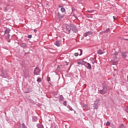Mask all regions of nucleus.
Masks as SVG:
<instances>
[{
	"instance_id": "9",
	"label": "nucleus",
	"mask_w": 128,
	"mask_h": 128,
	"mask_svg": "<svg viewBox=\"0 0 128 128\" xmlns=\"http://www.w3.org/2000/svg\"><path fill=\"white\" fill-rule=\"evenodd\" d=\"M4 36H6V40H8L10 38V34H4Z\"/></svg>"
},
{
	"instance_id": "28",
	"label": "nucleus",
	"mask_w": 128,
	"mask_h": 128,
	"mask_svg": "<svg viewBox=\"0 0 128 128\" xmlns=\"http://www.w3.org/2000/svg\"><path fill=\"white\" fill-rule=\"evenodd\" d=\"M78 64H82V62H78Z\"/></svg>"
},
{
	"instance_id": "3",
	"label": "nucleus",
	"mask_w": 128,
	"mask_h": 128,
	"mask_svg": "<svg viewBox=\"0 0 128 128\" xmlns=\"http://www.w3.org/2000/svg\"><path fill=\"white\" fill-rule=\"evenodd\" d=\"M71 30H72L74 32H78V28H76V26L74 24H71Z\"/></svg>"
},
{
	"instance_id": "25",
	"label": "nucleus",
	"mask_w": 128,
	"mask_h": 128,
	"mask_svg": "<svg viewBox=\"0 0 128 128\" xmlns=\"http://www.w3.org/2000/svg\"><path fill=\"white\" fill-rule=\"evenodd\" d=\"M66 101H64V103H63V104H64V106H66Z\"/></svg>"
},
{
	"instance_id": "10",
	"label": "nucleus",
	"mask_w": 128,
	"mask_h": 128,
	"mask_svg": "<svg viewBox=\"0 0 128 128\" xmlns=\"http://www.w3.org/2000/svg\"><path fill=\"white\" fill-rule=\"evenodd\" d=\"M98 54H104V52L102 50H98Z\"/></svg>"
},
{
	"instance_id": "34",
	"label": "nucleus",
	"mask_w": 128,
	"mask_h": 128,
	"mask_svg": "<svg viewBox=\"0 0 128 128\" xmlns=\"http://www.w3.org/2000/svg\"><path fill=\"white\" fill-rule=\"evenodd\" d=\"M35 120H38V118L34 117Z\"/></svg>"
},
{
	"instance_id": "20",
	"label": "nucleus",
	"mask_w": 128,
	"mask_h": 128,
	"mask_svg": "<svg viewBox=\"0 0 128 128\" xmlns=\"http://www.w3.org/2000/svg\"><path fill=\"white\" fill-rule=\"evenodd\" d=\"M56 45L57 46H60V42H59V41L56 42Z\"/></svg>"
},
{
	"instance_id": "24",
	"label": "nucleus",
	"mask_w": 128,
	"mask_h": 128,
	"mask_svg": "<svg viewBox=\"0 0 128 128\" xmlns=\"http://www.w3.org/2000/svg\"><path fill=\"white\" fill-rule=\"evenodd\" d=\"M88 12L92 14V12H94V10H88Z\"/></svg>"
},
{
	"instance_id": "21",
	"label": "nucleus",
	"mask_w": 128,
	"mask_h": 128,
	"mask_svg": "<svg viewBox=\"0 0 128 128\" xmlns=\"http://www.w3.org/2000/svg\"><path fill=\"white\" fill-rule=\"evenodd\" d=\"M74 56H78V52L74 53Z\"/></svg>"
},
{
	"instance_id": "4",
	"label": "nucleus",
	"mask_w": 128,
	"mask_h": 128,
	"mask_svg": "<svg viewBox=\"0 0 128 128\" xmlns=\"http://www.w3.org/2000/svg\"><path fill=\"white\" fill-rule=\"evenodd\" d=\"M40 69L38 67H36L34 70V74L36 76H38V74H40Z\"/></svg>"
},
{
	"instance_id": "6",
	"label": "nucleus",
	"mask_w": 128,
	"mask_h": 128,
	"mask_svg": "<svg viewBox=\"0 0 128 128\" xmlns=\"http://www.w3.org/2000/svg\"><path fill=\"white\" fill-rule=\"evenodd\" d=\"M118 54V52H115L114 54H113V58H114V60H116V56Z\"/></svg>"
},
{
	"instance_id": "11",
	"label": "nucleus",
	"mask_w": 128,
	"mask_h": 128,
	"mask_svg": "<svg viewBox=\"0 0 128 128\" xmlns=\"http://www.w3.org/2000/svg\"><path fill=\"white\" fill-rule=\"evenodd\" d=\"M37 126L38 128H44V126L41 124H38Z\"/></svg>"
},
{
	"instance_id": "22",
	"label": "nucleus",
	"mask_w": 128,
	"mask_h": 128,
	"mask_svg": "<svg viewBox=\"0 0 128 128\" xmlns=\"http://www.w3.org/2000/svg\"><path fill=\"white\" fill-rule=\"evenodd\" d=\"M106 124L107 126H110V122H107Z\"/></svg>"
},
{
	"instance_id": "8",
	"label": "nucleus",
	"mask_w": 128,
	"mask_h": 128,
	"mask_svg": "<svg viewBox=\"0 0 128 128\" xmlns=\"http://www.w3.org/2000/svg\"><path fill=\"white\" fill-rule=\"evenodd\" d=\"M58 18H64V14H62L60 12H58Z\"/></svg>"
},
{
	"instance_id": "32",
	"label": "nucleus",
	"mask_w": 128,
	"mask_h": 128,
	"mask_svg": "<svg viewBox=\"0 0 128 128\" xmlns=\"http://www.w3.org/2000/svg\"><path fill=\"white\" fill-rule=\"evenodd\" d=\"M37 32L36 30L34 29V32Z\"/></svg>"
},
{
	"instance_id": "5",
	"label": "nucleus",
	"mask_w": 128,
	"mask_h": 128,
	"mask_svg": "<svg viewBox=\"0 0 128 128\" xmlns=\"http://www.w3.org/2000/svg\"><path fill=\"white\" fill-rule=\"evenodd\" d=\"M100 92L102 94H106V88H104L103 90H100Z\"/></svg>"
},
{
	"instance_id": "36",
	"label": "nucleus",
	"mask_w": 128,
	"mask_h": 128,
	"mask_svg": "<svg viewBox=\"0 0 128 128\" xmlns=\"http://www.w3.org/2000/svg\"><path fill=\"white\" fill-rule=\"evenodd\" d=\"M127 78H128V76H127Z\"/></svg>"
},
{
	"instance_id": "31",
	"label": "nucleus",
	"mask_w": 128,
	"mask_h": 128,
	"mask_svg": "<svg viewBox=\"0 0 128 128\" xmlns=\"http://www.w3.org/2000/svg\"><path fill=\"white\" fill-rule=\"evenodd\" d=\"M80 52H81L80 54V56H82V50H80Z\"/></svg>"
},
{
	"instance_id": "1",
	"label": "nucleus",
	"mask_w": 128,
	"mask_h": 128,
	"mask_svg": "<svg viewBox=\"0 0 128 128\" xmlns=\"http://www.w3.org/2000/svg\"><path fill=\"white\" fill-rule=\"evenodd\" d=\"M65 32L66 34H70V30H72V25L66 24V25Z\"/></svg>"
},
{
	"instance_id": "18",
	"label": "nucleus",
	"mask_w": 128,
	"mask_h": 128,
	"mask_svg": "<svg viewBox=\"0 0 128 128\" xmlns=\"http://www.w3.org/2000/svg\"><path fill=\"white\" fill-rule=\"evenodd\" d=\"M90 60H92V64H94V62H96V61H94V58H91Z\"/></svg>"
},
{
	"instance_id": "17",
	"label": "nucleus",
	"mask_w": 128,
	"mask_h": 128,
	"mask_svg": "<svg viewBox=\"0 0 128 128\" xmlns=\"http://www.w3.org/2000/svg\"><path fill=\"white\" fill-rule=\"evenodd\" d=\"M21 46L22 48H26V44H24V43H22L21 44Z\"/></svg>"
},
{
	"instance_id": "2",
	"label": "nucleus",
	"mask_w": 128,
	"mask_h": 128,
	"mask_svg": "<svg viewBox=\"0 0 128 128\" xmlns=\"http://www.w3.org/2000/svg\"><path fill=\"white\" fill-rule=\"evenodd\" d=\"M98 102H100V100H96L94 102V110H98Z\"/></svg>"
},
{
	"instance_id": "27",
	"label": "nucleus",
	"mask_w": 128,
	"mask_h": 128,
	"mask_svg": "<svg viewBox=\"0 0 128 128\" xmlns=\"http://www.w3.org/2000/svg\"><path fill=\"white\" fill-rule=\"evenodd\" d=\"M32 35H28V38H32Z\"/></svg>"
},
{
	"instance_id": "33",
	"label": "nucleus",
	"mask_w": 128,
	"mask_h": 128,
	"mask_svg": "<svg viewBox=\"0 0 128 128\" xmlns=\"http://www.w3.org/2000/svg\"><path fill=\"white\" fill-rule=\"evenodd\" d=\"M126 110L127 112H128V108H126Z\"/></svg>"
},
{
	"instance_id": "16",
	"label": "nucleus",
	"mask_w": 128,
	"mask_h": 128,
	"mask_svg": "<svg viewBox=\"0 0 128 128\" xmlns=\"http://www.w3.org/2000/svg\"><path fill=\"white\" fill-rule=\"evenodd\" d=\"M10 29H7L6 30V31H5V34H10Z\"/></svg>"
},
{
	"instance_id": "35",
	"label": "nucleus",
	"mask_w": 128,
	"mask_h": 128,
	"mask_svg": "<svg viewBox=\"0 0 128 128\" xmlns=\"http://www.w3.org/2000/svg\"><path fill=\"white\" fill-rule=\"evenodd\" d=\"M58 8H62V6H58Z\"/></svg>"
},
{
	"instance_id": "37",
	"label": "nucleus",
	"mask_w": 128,
	"mask_h": 128,
	"mask_svg": "<svg viewBox=\"0 0 128 128\" xmlns=\"http://www.w3.org/2000/svg\"><path fill=\"white\" fill-rule=\"evenodd\" d=\"M128 40V39H127V40Z\"/></svg>"
},
{
	"instance_id": "26",
	"label": "nucleus",
	"mask_w": 128,
	"mask_h": 128,
	"mask_svg": "<svg viewBox=\"0 0 128 128\" xmlns=\"http://www.w3.org/2000/svg\"><path fill=\"white\" fill-rule=\"evenodd\" d=\"M47 80L48 82H50V78L48 77Z\"/></svg>"
},
{
	"instance_id": "30",
	"label": "nucleus",
	"mask_w": 128,
	"mask_h": 128,
	"mask_svg": "<svg viewBox=\"0 0 128 128\" xmlns=\"http://www.w3.org/2000/svg\"><path fill=\"white\" fill-rule=\"evenodd\" d=\"M113 18H114V20H116V16H114Z\"/></svg>"
},
{
	"instance_id": "23",
	"label": "nucleus",
	"mask_w": 128,
	"mask_h": 128,
	"mask_svg": "<svg viewBox=\"0 0 128 128\" xmlns=\"http://www.w3.org/2000/svg\"><path fill=\"white\" fill-rule=\"evenodd\" d=\"M54 128H58V126L56 125V124H54V126H52Z\"/></svg>"
},
{
	"instance_id": "15",
	"label": "nucleus",
	"mask_w": 128,
	"mask_h": 128,
	"mask_svg": "<svg viewBox=\"0 0 128 128\" xmlns=\"http://www.w3.org/2000/svg\"><path fill=\"white\" fill-rule=\"evenodd\" d=\"M60 10H61L62 12H66V8H62L60 9Z\"/></svg>"
},
{
	"instance_id": "7",
	"label": "nucleus",
	"mask_w": 128,
	"mask_h": 128,
	"mask_svg": "<svg viewBox=\"0 0 128 128\" xmlns=\"http://www.w3.org/2000/svg\"><path fill=\"white\" fill-rule=\"evenodd\" d=\"M92 32H86L84 35V36H88V34H92Z\"/></svg>"
},
{
	"instance_id": "29",
	"label": "nucleus",
	"mask_w": 128,
	"mask_h": 128,
	"mask_svg": "<svg viewBox=\"0 0 128 128\" xmlns=\"http://www.w3.org/2000/svg\"><path fill=\"white\" fill-rule=\"evenodd\" d=\"M110 32V29L108 28L106 30V32Z\"/></svg>"
},
{
	"instance_id": "12",
	"label": "nucleus",
	"mask_w": 128,
	"mask_h": 128,
	"mask_svg": "<svg viewBox=\"0 0 128 128\" xmlns=\"http://www.w3.org/2000/svg\"><path fill=\"white\" fill-rule=\"evenodd\" d=\"M122 56L124 58L127 56L126 54V53L124 52V53H122Z\"/></svg>"
},
{
	"instance_id": "19",
	"label": "nucleus",
	"mask_w": 128,
	"mask_h": 128,
	"mask_svg": "<svg viewBox=\"0 0 128 128\" xmlns=\"http://www.w3.org/2000/svg\"><path fill=\"white\" fill-rule=\"evenodd\" d=\"M37 82H42V78H38L37 79Z\"/></svg>"
},
{
	"instance_id": "14",
	"label": "nucleus",
	"mask_w": 128,
	"mask_h": 128,
	"mask_svg": "<svg viewBox=\"0 0 128 128\" xmlns=\"http://www.w3.org/2000/svg\"><path fill=\"white\" fill-rule=\"evenodd\" d=\"M88 66L90 70H92V65L90 64V63H87Z\"/></svg>"
},
{
	"instance_id": "13",
	"label": "nucleus",
	"mask_w": 128,
	"mask_h": 128,
	"mask_svg": "<svg viewBox=\"0 0 128 128\" xmlns=\"http://www.w3.org/2000/svg\"><path fill=\"white\" fill-rule=\"evenodd\" d=\"M119 128H126V126H124V124H121Z\"/></svg>"
}]
</instances>
